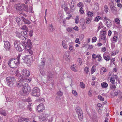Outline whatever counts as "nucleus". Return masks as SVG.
I'll list each match as a JSON object with an SVG mask.
<instances>
[{
    "label": "nucleus",
    "instance_id": "43",
    "mask_svg": "<svg viewBox=\"0 0 122 122\" xmlns=\"http://www.w3.org/2000/svg\"><path fill=\"white\" fill-rule=\"evenodd\" d=\"M101 70H102L104 72H107V70L104 67L102 68L101 69Z\"/></svg>",
    "mask_w": 122,
    "mask_h": 122
},
{
    "label": "nucleus",
    "instance_id": "45",
    "mask_svg": "<svg viewBox=\"0 0 122 122\" xmlns=\"http://www.w3.org/2000/svg\"><path fill=\"white\" fill-rule=\"evenodd\" d=\"M97 57L98 58V61H100V60H101L102 59V58L101 56L99 55H97Z\"/></svg>",
    "mask_w": 122,
    "mask_h": 122
},
{
    "label": "nucleus",
    "instance_id": "42",
    "mask_svg": "<svg viewBox=\"0 0 122 122\" xmlns=\"http://www.w3.org/2000/svg\"><path fill=\"white\" fill-rule=\"evenodd\" d=\"M98 98L102 101H103L104 100V98L102 97L101 96H98Z\"/></svg>",
    "mask_w": 122,
    "mask_h": 122
},
{
    "label": "nucleus",
    "instance_id": "61",
    "mask_svg": "<svg viewBox=\"0 0 122 122\" xmlns=\"http://www.w3.org/2000/svg\"><path fill=\"white\" fill-rule=\"evenodd\" d=\"M83 5L82 3L81 2H80L77 5V6L79 7H81Z\"/></svg>",
    "mask_w": 122,
    "mask_h": 122
},
{
    "label": "nucleus",
    "instance_id": "32",
    "mask_svg": "<svg viewBox=\"0 0 122 122\" xmlns=\"http://www.w3.org/2000/svg\"><path fill=\"white\" fill-rule=\"evenodd\" d=\"M96 66L95 65H93L92 66V68L91 69V73L92 74L93 73L95 72L96 70Z\"/></svg>",
    "mask_w": 122,
    "mask_h": 122
},
{
    "label": "nucleus",
    "instance_id": "7",
    "mask_svg": "<svg viewBox=\"0 0 122 122\" xmlns=\"http://www.w3.org/2000/svg\"><path fill=\"white\" fill-rule=\"evenodd\" d=\"M31 93L33 96L39 97L40 95V90L37 87H35L32 89Z\"/></svg>",
    "mask_w": 122,
    "mask_h": 122
},
{
    "label": "nucleus",
    "instance_id": "62",
    "mask_svg": "<svg viewBox=\"0 0 122 122\" xmlns=\"http://www.w3.org/2000/svg\"><path fill=\"white\" fill-rule=\"evenodd\" d=\"M101 35H105L106 32L104 31H102L101 32Z\"/></svg>",
    "mask_w": 122,
    "mask_h": 122
},
{
    "label": "nucleus",
    "instance_id": "22",
    "mask_svg": "<svg viewBox=\"0 0 122 122\" xmlns=\"http://www.w3.org/2000/svg\"><path fill=\"white\" fill-rule=\"evenodd\" d=\"M65 40L63 41L62 42V45L63 48L65 49H67V46L65 43Z\"/></svg>",
    "mask_w": 122,
    "mask_h": 122
},
{
    "label": "nucleus",
    "instance_id": "20",
    "mask_svg": "<svg viewBox=\"0 0 122 122\" xmlns=\"http://www.w3.org/2000/svg\"><path fill=\"white\" fill-rule=\"evenodd\" d=\"M45 64V62L44 61H41L40 64L38 65V67L39 68H43L44 67Z\"/></svg>",
    "mask_w": 122,
    "mask_h": 122
},
{
    "label": "nucleus",
    "instance_id": "12",
    "mask_svg": "<svg viewBox=\"0 0 122 122\" xmlns=\"http://www.w3.org/2000/svg\"><path fill=\"white\" fill-rule=\"evenodd\" d=\"M4 47L6 51H9L10 49V43L8 41H4Z\"/></svg>",
    "mask_w": 122,
    "mask_h": 122
},
{
    "label": "nucleus",
    "instance_id": "51",
    "mask_svg": "<svg viewBox=\"0 0 122 122\" xmlns=\"http://www.w3.org/2000/svg\"><path fill=\"white\" fill-rule=\"evenodd\" d=\"M57 94L58 96L61 97L62 95V92L60 91L57 92Z\"/></svg>",
    "mask_w": 122,
    "mask_h": 122
},
{
    "label": "nucleus",
    "instance_id": "5",
    "mask_svg": "<svg viewBox=\"0 0 122 122\" xmlns=\"http://www.w3.org/2000/svg\"><path fill=\"white\" fill-rule=\"evenodd\" d=\"M14 58L11 59L9 60L8 64L9 66L12 68H15L17 67V65L19 64Z\"/></svg>",
    "mask_w": 122,
    "mask_h": 122
},
{
    "label": "nucleus",
    "instance_id": "31",
    "mask_svg": "<svg viewBox=\"0 0 122 122\" xmlns=\"http://www.w3.org/2000/svg\"><path fill=\"white\" fill-rule=\"evenodd\" d=\"M116 85H115V84H112V85H110V88L111 90H113L116 87Z\"/></svg>",
    "mask_w": 122,
    "mask_h": 122
},
{
    "label": "nucleus",
    "instance_id": "47",
    "mask_svg": "<svg viewBox=\"0 0 122 122\" xmlns=\"http://www.w3.org/2000/svg\"><path fill=\"white\" fill-rule=\"evenodd\" d=\"M97 40V38L96 37H94L92 38V42H95Z\"/></svg>",
    "mask_w": 122,
    "mask_h": 122
},
{
    "label": "nucleus",
    "instance_id": "40",
    "mask_svg": "<svg viewBox=\"0 0 122 122\" xmlns=\"http://www.w3.org/2000/svg\"><path fill=\"white\" fill-rule=\"evenodd\" d=\"M79 17L78 15L76 16L75 20V22L76 23H78L79 22Z\"/></svg>",
    "mask_w": 122,
    "mask_h": 122
},
{
    "label": "nucleus",
    "instance_id": "48",
    "mask_svg": "<svg viewBox=\"0 0 122 122\" xmlns=\"http://www.w3.org/2000/svg\"><path fill=\"white\" fill-rule=\"evenodd\" d=\"M115 22L117 24H119L120 23V20L118 18H116L115 20Z\"/></svg>",
    "mask_w": 122,
    "mask_h": 122
},
{
    "label": "nucleus",
    "instance_id": "36",
    "mask_svg": "<svg viewBox=\"0 0 122 122\" xmlns=\"http://www.w3.org/2000/svg\"><path fill=\"white\" fill-rule=\"evenodd\" d=\"M104 10L106 13L108 11V8L107 6L106 5H105L104 6Z\"/></svg>",
    "mask_w": 122,
    "mask_h": 122
},
{
    "label": "nucleus",
    "instance_id": "39",
    "mask_svg": "<svg viewBox=\"0 0 122 122\" xmlns=\"http://www.w3.org/2000/svg\"><path fill=\"white\" fill-rule=\"evenodd\" d=\"M16 36H17L18 37H20L22 35V34L21 33V32L20 33L18 32H16Z\"/></svg>",
    "mask_w": 122,
    "mask_h": 122
},
{
    "label": "nucleus",
    "instance_id": "63",
    "mask_svg": "<svg viewBox=\"0 0 122 122\" xmlns=\"http://www.w3.org/2000/svg\"><path fill=\"white\" fill-rule=\"evenodd\" d=\"M33 33V31L32 30H30V31L29 33V35L30 37H31L32 35V33Z\"/></svg>",
    "mask_w": 122,
    "mask_h": 122
},
{
    "label": "nucleus",
    "instance_id": "24",
    "mask_svg": "<svg viewBox=\"0 0 122 122\" xmlns=\"http://www.w3.org/2000/svg\"><path fill=\"white\" fill-rule=\"evenodd\" d=\"M107 26L108 27H110L112 24V21L110 20H108L106 22Z\"/></svg>",
    "mask_w": 122,
    "mask_h": 122
},
{
    "label": "nucleus",
    "instance_id": "29",
    "mask_svg": "<svg viewBox=\"0 0 122 122\" xmlns=\"http://www.w3.org/2000/svg\"><path fill=\"white\" fill-rule=\"evenodd\" d=\"M104 58L107 61H109L110 59V57L108 56H103Z\"/></svg>",
    "mask_w": 122,
    "mask_h": 122
},
{
    "label": "nucleus",
    "instance_id": "59",
    "mask_svg": "<svg viewBox=\"0 0 122 122\" xmlns=\"http://www.w3.org/2000/svg\"><path fill=\"white\" fill-rule=\"evenodd\" d=\"M97 57V56L96 55L94 54H92V58L94 59H96Z\"/></svg>",
    "mask_w": 122,
    "mask_h": 122
},
{
    "label": "nucleus",
    "instance_id": "37",
    "mask_svg": "<svg viewBox=\"0 0 122 122\" xmlns=\"http://www.w3.org/2000/svg\"><path fill=\"white\" fill-rule=\"evenodd\" d=\"M80 85L82 88H85V84L82 82H81L80 83Z\"/></svg>",
    "mask_w": 122,
    "mask_h": 122
},
{
    "label": "nucleus",
    "instance_id": "9",
    "mask_svg": "<svg viewBox=\"0 0 122 122\" xmlns=\"http://www.w3.org/2000/svg\"><path fill=\"white\" fill-rule=\"evenodd\" d=\"M16 75L18 77V80H19V81H22L23 82L27 81V80L29 81H31V80L30 79H27V78L23 76L22 75H20L19 73L18 72H16L15 73Z\"/></svg>",
    "mask_w": 122,
    "mask_h": 122
},
{
    "label": "nucleus",
    "instance_id": "2",
    "mask_svg": "<svg viewBox=\"0 0 122 122\" xmlns=\"http://www.w3.org/2000/svg\"><path fill=\"white\" fill-rule=\"evenodd\" d=\"M42 118L41 119L45 122H51L52 121V116L47 114L43 113L42 115Z\"/></svg>",
    "mask_w": 122,
    "mask_h": 122
},
{
    "label": "nucleus",
    "instance_id": "52",
    "mask_svg": "<svg viewBox=\"0 0 122 122\" xmlns=\"http://www.w3.org/2000/svg\"><path fill=\"white\" fill-rule=\"evenodd\" d=\"M72 93L76 96L77 95V93L76 91L73 90L72 91Z\"/></svg>",
    "mask_w": 122,
    "mask_h": 122
},
{
    "label": "nucleus",
    "instance_id": "57",
    "mask_svg": "<svg viewBox=\"0 0 122 122\" xmlns=\"http://www.w3.org/2000/svg\"><path fill=\"white\" fill-rule=\"evenodd\" d=\"M101 39L105 40V39L106 38V35H102L101 36Z\"/></svg>",
    "mask_w": 122,
    "mask_h": 122
},
{
    "label": "nucleus",
    "instance_id": "10",
    "mask_svg": "<svg viewBox=\"0 0 122 122\" xmlns=\"http://www.w3.org/2000/svg\"><path fill=\"white\" fill-rule=\"evenodd\" d=\"M122 94V92L120 90L118 89L114 90L111 93V94L112 95V96H114L121 95Z\"/></svg>",
    "mask_w": 122,
    "mask_h": 122
},
{
    "label": "nucleus",
    "instance_id": "19",
    "mask_svg": "<svg viewBox=\"0 0 122 122\" xmlns=\"http://www.w3.org/2000/svg\"><path fill=\"white\" fill-rule=\"evenodd\" d=\"M71 70L75 72H77L76 65V64H73L71 66Z\"/></svg>",
    "mask_w": 122,
    "mask_h": 122
},
{
    "label": "nucleus",
    "instance_id": "26",
    "mask_svg": "<svg viewBox=\"0 0 122 122\" xmlns=\"http://www.w3.org/2000/svg\"><path fill=\"white\" fill-rule=\"evenodd\" d=\"M21 54H19L17 58L16 59L15 58H14V59H15L16 61L18 62L19 64L20 63V57L21 56Z\"/></svg>",
    "mask_w": 122,
    "mask_h": 122
},
{
    "label": "nucleus",
    "instance_id": "53",
    "mask_svg": "<svg viewBox=\"0 0 122 122\" xmlns=\"http://www.w3.org/2000/svg\"><path fill=\"white\" fill-rule=\"evenodd\" d=\"M87 15L88 16L91 17L93 15V13L89 11Z\"/></svg>",
    "mask_w": 122,
    "mask_h": 122
},
{
    "label": "nucleus",
    "instance_id": "58",
    "mask_svg": "<svg viewBox=\"0 0 122 122\" xmlns=\"http://www.w3.org/2000/svg\"><path fill=\"white\" fill-rule=\"evenodd\" d=\"M75 42L77 43L80 44L81 43L80 41H79V39L78 38H77Z\"/></svg>",
    "mask_w": 122,
    "mask_h": 122
},
{
    "label": "nucleus",
    "instance_id": "4",
    "mask_svg": "<svg viewBox=\"0 0 122 122\" xmlns=\"http://www.w3.org/2000/svg\"><path fill=\"white\" fill-rule=\"evenodd\" d=\"M15 79L13 77L9 76L6 78V82L8 85L10 87H12L13 86Z\"/></svg>",
    "mask_w": 122,
    "mask_h": 122
},
{
    "label": "nucleus",
    "instance_id": "25",
    "mask_svg": "<svg viewBox=\"0 0 122 122\" xmlns=\"http://www.w3.org/2000/svg\"><path fill=\"white\" fill-rule=\"evenodd\" d=\"M101 86L103 88H106L107 87L108 84L106 82H103L102 83Z\"/></svg>",
    "mask_w": 122,
    "mask_h": 122
},
{
    "label": "nucleus",
    "instance_id": "54",
    "mask_svg": "<svg viewBox=\"0 0 122 122\" xmlns=\"http://www.w3.org/2000/svg\"><path fill=\"white\" fill-rule=\"evenodd\" d=\"M26 31H23L21 32V33L22 35H24L25 36H26L27 34V33Z\"/></svg>",
    "mask_w": 122,
    "mask_h": 122
},
{
    "label": "nucleus",
    "instance_id": "18",
    "mask_svg": "<svg viewBox=\"0 0 122 122\" xmlns=\"http://www.w3.org/2000/svg\"><path fill=\"white\" fill-rule=\"evenodd\" d=\"M23 84V82L22 81H19L17 82L16 85L17 87H20L22 86Z\"/></svg>",
    "mask_w": 122,
    "mask_h": 122
},
{
    "label": "nucleus",
    "instance_id": "16",
    "mask_svg": "<svg viewBox=\"0 0 122 122\" xmlns=\"http://www.w3.org/2000/svg\"><path fill=\"white\" fill-rule=\"evenodd\" d=\"M23 16L20 17H18L16 18V21L18 24H19L20 23H21L22 21V18Z\"/></svg>",
    "mask_w": 122,
    "mask_h": 122
},
{
    "label": "nucleus",
    "instance_id": "64",
    "mask_svg": "<svg viewBox=\"0 0 122 122\" xmlns=\"http://www.w3.org/2000/svg\"><path fill=\"white\" fill-rule=\"evenodd\" d=\"M103 27V25H99L98 27L97 30L98 31L100 29L102 28Z\"/></svg>",
    "mask_w": 122,
    "mask_h": 122
},
{
    "label": "nucleus",
    "instance_id": "34",
    "mask_svg": "<svg viewBox=\"0 0 122 122\" xmlns=\"http://www.w3.org/2000/svg\"><path fill=\"white\" fill-rule=\"evenodd\" d=\"M84 71V72H86V74H87L89 71V68L88 67H86L85 68Z\"/></svg>",
    "mask_w": 122,
    "mask_h": 122
},
{
    "label": "nucleus",
    "instance_id": "35",
    "mask_svg": "<svg viewBox=\"0 0 122 122\" xmlns=\"http://www.w3.org/2000/svg\"><path fill=\"white\" fill-rule=\"evenodd\" d=\"M52 73H48V75L47 76L48 79L50 80V78L52 77Z\"/></svg>",
    "mask_w": 122,
    "mask_h": 122
},
{
    "label": "nucleus",
    "instance_id": "17",
    "mask_svg": "<svg viewBox=\"0 0 122 122\" xmlns=\"http://www.w3.org/2000/svg\"><path fill=\"white\" fill-rule=\"evenodd\" d=\"M48 28L50 32H53L55 30L53 25L51 24H49L48 26Z\"/></svg>",
    "mask_w": 122,
    "mask_h": 122
},
{
    "label": "nucleus",
    "instance_id": "49",
    "mask_svg": "<svg viewBox=\"0 0 122 122\" xmlns=\"http://www.w3.org/2000/svg\"><path fill=\"white\" fill-rule=\"evenodd\" d=\"M118 38L117 36H115L113 38V40L114 41L116 42Z\"/></svg>",
    "mask_w": 122,
    "mask_h": 122
},
{
    "label": "nucleus",
    "instance_id": "44",
    "mask_svg": "<svg viewBox=\"0 0 122 122\" xmlns=\"http://www.w3.org/2000/svg\"><path fill=\"white\" fill-rule=\"evenodd\" d=\"M20 38L21 39L25 41L26 40V38H25V36H24L23 35L21 36H20Z\"/></svg>",
    "mask_w": 122,
    "mask_h": 122
},
{
    "label": "nucleus",
    "instance_id": "56",
    "mask_svg": "<svg viewBox=\"0 0 122 122\" xmlns=\"http://www.w3.org/2000/svg\"><path fill=\"white\" fill-rule=\"evenodd\" d=\"M45 100L43 98L38 99L37 100L38 102H41V101H44Z\"/></svg>",
    "mask_w": 122,
    "mask_h": 122
},
{
    "label": "nucleus",
    "instance_id": "46",
    "mask_svg": "<svg viewBox=\"0 0 122 122\" xmlns=\"http://www.w3.org/2000/svg\"><path fill=\"white\" fill-rule=\"evenodd\" d=\"M100 18L101 17L99 16H97L95 18L94 21L98 22L99 21V20L100 19Z\"/></svg>",
    "mask_w": 122,
    "mask_h": 122
},
{
    "label": "nucleus",
    "instance_id": "33",
    "mask_svg": "<svg viewBox=\"0 0 122 122\" xmlns=\"http://www.w3.org/2000/svg\"><path fill=\"white\" fill-rule=\"evenodd\" d=\"M40 68V71L41 74L43 76L45 75V72L44 71V70L43 69V68Z\"/></svg>",
    "mask_w": 122,
    "mask_h": 122
},
{
    "label": "nucleus",
    "instance_id": "41",
    "mask_svg": "<svg viewBox=\"0 0 122 122\" xmlns=\"http://www.w3.org/2000/svg\"><path fill=\"white\" fill-rule=\"evenodd\" d=\"M79 12L81 14H83L84 12L83 11V8L82 7H81L79 10Z\"/></svg>",
    "mask_w": 122,
    "mask_h": 122
},
{
    "label": "nucleus",
    "instance_id": "3",
    "mask_svg": "<svg viewBox=\"0 0 122 122\" xmlns=\"http://www.w3.org/2000/svg\"><path fill=\"white\" fill-rule=\"evenodd\" d=\"M20 41H15L14 43V46L16 48V50L19 52L22 51L25 48L23 44H20Z\"/></svg>",
    "mask_w": 122,
    "mask_h": 122
},
{
    "label": "nucleus",
    "instance_id": "23",
    "mask_svg": "<svg viewBox=\"0 0 122 122\" xmlns=\"http://www.w3.org/2000/svg\"><path fill=\"white\" fill-rule=\"evenodd\" d=\"M0 113L4 116H6V112L5 111L1 109H0Z\"/></svg>",
    "mask_w": 122,
    "mask_h": 122
},
{
    "label": "nucleus",
    "instance_id": "14",
    "mask_svg": "<svg viewBox=\"0 0 122 122\" xmlns=\"http://www.w3.org/2000/svg\"><path fill=\"white\" fill-rule=\"evenodd\" d=\"M22 74L25 76H28L30 75V73L28 70L26 69H23L21 71Z\"/></svg>",
    "mask_w": 122,
    "mask_h": 122
},
{
    "label": "nucleus",
    "instance_id": "55",
    "mask_svg": "<svg viewBox=\"0 0 122 122\" xmlns=\"http://www.w3.org/2000/svg\"><path fill=\"white\" fill-rule=\"evenodd\" d=\"M69 49L71 51H72L73 50V47L71 45H70L69 47Z\"/></svg>",
    "mask_w": 122,
    "mask_h": 122
},
{
    "label": "nucleus",
    "instance_id": "30",
    "mask_svg": "<svg viewBox=\"0 0 122 122\" xmlns=\"http://www.w3.org/2000/svg\"><path fill=\"white\" fill-rule=\"evenodd\" d=\"M21 29L22 30H25L26 31H27L28 30V28L26 25H23Z\"/></svg>",
    "mask_w": 122,
    "mask_h": 122
},
{
    "label": "nucleus",
    "instance_id": "21",
    "mask_svg": "<svg viewBox=\"0 0 122 122\" xmlns=\"http://www.w3.org/2000/svg\"><path fill=\"white\" fill-rule=\"evenodd\" d=\"M22 21L24 22L26 24H29L30 23V20L27 19H25V18L23 16L22 18Z\"/></svg>",
    "mask_w": 122,
    "mask_h": 122
},
{
    "label": "nucleus",
    "instance_id": "27",
    "mask_svg": "<svg viewBox=\"0 0 122 122\" xmlns=\"http://www.w3.org/2000/svg\"><path fill=\"white\" fill-rule=\"evenodd\" d=\"M27 49V51L29 53V54L31 55H32L33 53V51L32 50V48H29Z\"/></svg>",
    "mask_w": 122,
    "mask_h": 122
},
{
    "label": "nucleus",
    "instance_id": "60",
    "mask_svg": "<svg viewBox=\"0 0 122 122\" xmlns=\"http://www.w3.org/2000/svg\"><path fill=\"white\" fill-rule=\"evenodd\" d=\"M78 60L79 61V64H80V65H81L82 62V60L81 59L79 58Z\"/></svg>",
    "mask_w": 122,
    "mask_h": 122
},
{
    "label": "nucleus",
    "instance_id": "11",
    "mask_svg": "<svg viewBox=\"0 0 122 122\" xmlns=\"http://www.w3.org/2000/svg\"><path fill=\"white\" fill-rule=\"evenodd\" d=\"M76 112L78 114L79 118L80 120L82 119L83 114L81 112V110L79 107H77L76 109Z\"/></svg>",
    "mask_w": 122,
    "mask_h": 122
},
{
    "label": "nucleus",
    "instance_id": "28",
    "mask_svg": "<svg viewBox=\"0 0 122 122\" xmlns=\"http://www.w3.org/2000/svg\"><path fill=\"white\" fill-rule=\"evenodd\" d=\"M27 119L26 118L23 117H20L18 119V122H21L23 121H25L27 120Z\"/></svg>",
    "mask_w": 122,
    "mask_h": 122
},
{
    "label": "nucleus",
    "instance_id": "50",
    "mask_svg": "<svg viewBox=\"0 0 122 122\" xmlns=\"http://www.w3.org/2000/svg\"><path fill=\"white\" fill-rule=\"evenodd\" d=\"M86 24H89L91 22L90 20L87 18H86Z\"/></svg>",
    "mask_w": 122,
    "mask_h": 122
},
{
    "label": "nucleus",
    "instance_id": "8",
    "mask_svg": "<svg viewBox=\"0 0 122 122\" xmlns=\"http://www.w3.org/2000/svg\"><path fill=\"white\" fill-rule=\"evenodd\" d=\"M22 43L25 49H26L28 48H32V45L31 40L29 39H27V42L25 41H23Z\"/></svg>",
    "mask_w": 122,
    "mask_h": 122
},
{
    "label": "nucleus",
    "instance_id": "38",
    "mask_svg": "<svg viewBox=\"0 0 122 122\" xmlns=\"http://www.w3.org/2000/svg\"><path fill=\"white\" fill-rule=\"evenodd\" d=\"M114 78L113 77H111L110 78V81L111 83L113 84L115 82Z\"/></svg>",
    "mask_w": 122,
    "mask_h": 122
},
{
    "label": "nucleus",
    "instance_id": "1",
    "mask_svg": "<svg viewBox=\"0 0 122 122\" xmlns=\"http://www.w3.org/2000/svg\"><path fill=\"white\" fill-rule=\"evenodd\" d=\"M16 9V10L20 12H22L25 11L28 12L29 11L28 7L24 4H21L20 3L15 5Z\"/></svg>",
    "mask_w": 122,
    "mask_h": 122
},
{
    "label": "nucleus",
    "instance_id": "15",
    "mask_svg": "<svg viewBox=\"0 0 122 122\" xmlns=\"http://www.w3.org/2000/svg\"><path fill=\"white\" fill-rule=\"evenodd\" d=\"M22 59L25 63H28L30 60L29 56L28 55L22 57Z\"/></svg>",
    "mask_w": 122,
    "mask_h": 122
},
{
    "label": "nucleus",
    "instance_id": "13",
    "mask_svg": "<svg viewBox=\"0 0 122 122\" xmlns=\"http://www.w3.org/2000/svg\"><path fill=\"white\" fill-rule=\"evenodd\" d=\"M45 108L43 104L40 103L37 106V110L39 112H43L45 109Z\"/></svg>",
    "mask_w": 122,
    "mask_h": 122
},
{
    "label": "nucleus",
    "instance_id": "6",
    "mask_svg": "<svg viewBox=\"0 0 122 122\" xmlns=\"http://www.w3.org/2000/svg\"><path fill=\"white\" fill-rule=\"evenodd\" d=\"M31 90L30 87L27 83H25L22 86V91L25 94H28V92Z\"/></svg>",
    "mask_w": 122,
    "mask_h": 122
}]
</instances>
